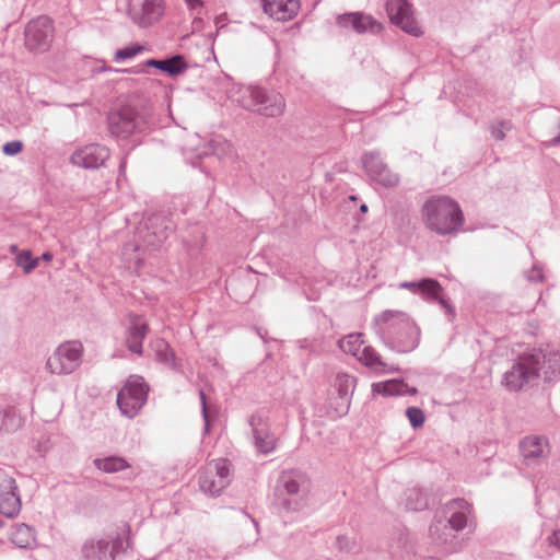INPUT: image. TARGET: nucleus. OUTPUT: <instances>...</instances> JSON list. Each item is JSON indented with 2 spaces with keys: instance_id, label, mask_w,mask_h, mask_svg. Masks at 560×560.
Returning <instances> with one entry per match:
<instances>
[{
  "instance_id": "12",
  "label": "nucleus",
  "mask_w": 560,
  "mask_h": 560,
  "mask_svg": "<svg viewBox=\"0 0 560 560\" xmlns=\"http://www.w3.org/2000/svg\"><path fill=\"white\" fill-rule=\"evenodd\" d=\"M25 47L32 52L48 50L54 37L52 21L45 15L30 21L24 31Z\"/></svg>"
},
{
  "instance_id": "40",
  "label": "nucleus",
  "mask_w": 560,
  "mask_h": 560,
  "mask_svg": "<svg viewBox=\"0 0 560 560\" xmlns=\"http://www.w3.org/2000/svg\"><path fill=\"white\" fill-rule=\"evenodd\" d=\"M350 402L351 400L348 399L346 410L341 412V397H339V395H337L336 397H331L329 400L327 415L329 416V418L334 420L346 416L349 411Z\"/></svg>"
},
{
  "instance_id": "6",
  "label": "nucleus",
  "mask_w": 560,
  "mask_h": 560,
  "mask_svg": "<svg viewBox=\"0 0 560 560\" xmlns=\"http://www.w3.org/2000/svg\"><path fill=\"white\" fill-rule=\"evenodd\" d=\"M151 125L148 110L124 106L108 115V130L116 138L127 139L133 133L145 131Z\"/></svg>"
},
{
  "instance_id": "54",
  "label": "nucleus",
  "mask_w": 560,
  "mask_h": 560,
  "mask_svg": "<svg viewBox=\"0 0 560 560\" xmlns=\"http://www.w3.org/2000/svg\"><path fill=\"white\" fill-rule=\"evenodd\" d=\"M0 525H3V523H0Z\"/></svg>"
},
{
  "instance_id": "50",
  "label": "nucleus",
  "mask_w": 560,
  "mask_h": 560,
  "mask_svg": "<svg viewBox=\"0 0 560 560\" xmlns=\"http://www.w3.org/2000/svg\"><path fill=\"white\" fill-rule=\"evenodd\" d=\"M39 259H43V260H46V261H50L52 259V254L49 253V252H45L43 253L42 257Z\"/></svg>"
},
{
  "instance_id": "11",
  "label": "nucleus",
  "mask_w": 560,
  "mask_h": 560,
  "mask_svg": "<svg viewBox=\"0 0 560 560\" xmlns=\"http://www.w3.org/2000/svg\"><path fill=\"white\" fill-rule=\"evenodd\" d=\"M175 223L165 212L149 215L140 230V237L147 247L158 249L174 233Z\"/></svg>"
},
{
  "instance_id": "19",
  "label": "nucleus",
  "mask_w": 560,
  "mask_h": 560,
  "mask_svg": "<svg viewBox=\"0 0 560 560\" xmlns=\"http://www.w3.org/2000/svg\"><path fill=\"white\" fill-rule=\"evenodd\" d=\"M108 158L109 151L106 147L93 143L75 150L70 161L83 168H98Z\"/></svg>"
},
{
  "instance_id": "24",
  "label": "nucleus",
  "mask_w": 560,
  "mask_h": 560,
  "mask_svg": "<svg viewBox=\"0 0 560 560\" xmlns=\"http://www.w3.org/2000/svg\"><path fill=\"white\" fill-rule=\"evenodd\" d=\"M337 24L340 27L352 28L359 34L369 31L374 33L375 27H378L376 22L370 15L361 12L341 14L337 18Z\"/></svg>"
},
{
  "instance_id": "49",
  "label": "nucleus",
  "mask_w": 560,
  "mask_h": 560,
  "mask_svg": "<svg viewBox=\"0 0 560 560\" xmlns=\"http://www.w3.org/2000/svg\"><path fill=\"white\" fill-rule=\"evenodd\" d=\"M185 1L190 10H197L198 8L203 7V2L201 0H185Z\"/></svg>"
},
{
  "instance_id": "2",
  "label": "nucleus",
  "mask_w": 560,
  "mask_h": 560,
  "mask_svg": "<svg viewBox=\"0 0 560 560\" xmlns=\"http://www.w3.org/2000/svg\"><path fill=\"white\" fill-rule=\"evenodd\" d=\"M230 98L252 113L275 118L284 113L285 101L281 93L259 86H238Z\"/></svg>"
},
{
  "instance_id": "32",
  "label": "nucleus",
  "mask_w": 560,
  "mask_h": 560,
  "mask_svg": "<svg viewBox=\"0 0 560 560\" xmlns=\"http://www.w3.org/2000/svg\"><path fill=\"white\" fill-rule=\"evenodd\" d=\"M357 359L375 372H384L387 368L380 354L370 346H363Z\"/></svg>"
},
{
  "instance_id": "14",
  "label": "nucleus",
  "mask_w": 560,
  "mask_h": 560,
  "mask_svg": "<svg viewBox=\"0 0 560 560\" xmlns=\"http://www.w3.org/2000/svg\"><path fill=\"white\" fill-rule=\"evenodd\" d=\"M128 541L117 535L114 538H91L81 547V560H115L116 552L125 550Z\"/></svg>"
},
{
  "instance_id": "39",
  "label": "nucleus",
  "mask_w": 560,
  "mask_h": 560,
  "mask_svg": "<svg viewBox=\"0 0 560 560\" xmlns=\"http://www.w3.org/2000/svg\"><path fill=\"white\" fill-rule=\"evenodd\" d=\"M145 47L141 44H132L130 46L120 48L115 51L114 59L117 62L125 61L127 59H131L139 55L140 52L144 51Z\"/></svg>"
},
{
  "instance_id": "46",
  "label": "nucleus",
  "mask_w": 560,
  "mask_h": 560,
  "mask_svg": "<svg viewBox=\"0 0 560 560\" xmlns=\"http://www.w3.org/2000/svg\"><path fill=\"white\" fill-rule=\"evenodd\" d=\"M199 396H200L201 406H202V417H203V420H205V431L208 432L209 431V416H208V410H207L206 395H205L203 390L199 392Z\"/></svg>"
},
{
  "instance_id": "25",
  "label": "nucleus",
  "mask_w": 560,
  "mask_h": 560,
  "mask_svg": "<svg viewBox=\"0 0 560 560\" xmlns=\"http://www.w3.org/2000/svg\"><path fill=\"white\" fill-rule=\"evenodd\" d=\"M149 327L139 317H133L126 332V346L136 353L142 354V341L147 337Z\"/></svg>"
},
{
  "instance_id": "43",
  "label": "nucleus",
  "mask_w": 560,
  "mask_h": 560,
  "mask_svg": "<svg viewBox=\"0 0 560 560\" xmlns=\"http://www.w3.org/2000/svg\"><path fill=\"white\" fill-rule=\"evenodd\" d=\"M406 416L408 417L412 428H419L424 423V413L418 407L407 408Z\"/></svg>"
},
{
  "instance_id": "37",
  "label": "nucleus",
  "mask_w": 560,
  "mask_h": 560,
  "mask_svg": "<svg viewBox=\"0 0 560 560\" xmlns=\"http://www.w3.org/2000/svg\"><path fill=\"white\" fill-rule=\"evenodd\" d=\"M231 150V144L225 141V140H221V139H214V140H211V142L209 143V150H202L200 152H198V156H202V155H208V154H214L219 158H221L222 155L226 154L229 151Z\"/></svg>"
},
{
  "instance_id": "20",
  "label": "nucleus",
  "mask_w": 560,
  "mask_h": 560,
  "mask_svg": "<svg viewBox=\"0 0 560 560\" xmlns=\"http://www.w3.org/2000/svg\"><path fill=\"white\" fill-rule=\"evenodd\" d=\"M520 452L526 465L539 464L549 455L548 439L539 435L526 436L520 443Z\"/></svg>"
},
{
  "instance_id": "45",
  "label": "nucleus",
  "mask_w": 560,
  "mask_h": 560,
  "mask_svg": "<svg viewBox=\"0 0 560 560\" xmlns=\"http://www.w3.org/2000/svg\"><path fill=\"white\" fill-rule=\"evenodd\" d=\"M23 149V143L19 140H15V141H9L7 143L3 144L2 147V152L5 154V155H15L18 153H20Z\"/></svg>"
},
{
  "instance_id": "38",
  "label": "nucleus",
  "mask_w": 560,
  "mask_h": 560,
  "mask_svg": "<svg viewBox=\"0 0 560 560\" xmlns=\"http://www.w3.org/2000/svg\"><path fill=\"white\" fill-rule=\"evenodd\" d=\"M39 258H33L30 250H23L16 255L15 262L25 273L32 272L38 266Z\"/></svg>"
},
{
  "instance_id": "16",
  "label": "nucleus",
  "mask_w": 560,
  "mask_h": 560,
  "mask_svg": "<svg viewBox=\"0 0 560 560\" xmlns=\"http://www.w3.org/2000/svg\"><path fill=\"white\" fill-rule=\"evenodd\" d=\"M363 167L366 174L370 176L372 180L382 185L386 188L395 187L399 177L397 174L393 173L386 164H384L383 160L380 158L378 153L370 152L365 153L362 158Z\"/></svg>"
},
{
  "instance_id": "30",
  "label": "nucleus",
  "mask_w": 560,
  "mask_h": 560,
  "mask_svg": "<svg viewBox=\"0 0 560 560\" xmlns=\"http://www.w3.org/2000/svg\"><path fill=\"white\" fill-rule=\"evenodd\" d=\"M93 464L98 470L105 474L119 472L130 467L126 458L114 455L102 458H95L93 460Z\"/></svg>"
},
{
  "instance_id": "17",
  "label": "nucleus",
  "mask_w": 560,
  "mask_h": 560,
  "mask_svg": "<svg viewBox=\"0 0 560 560\" xmlns=\"http://www.w3.org/2000/svg\"><path fill=\"white\" fill-rule=\"evenodd\" d=\"M386 10L393 24L399 26L404 32L420 36V26L411 15L410 4L406 0H388Z\"/></svg>"
},
{
  "instance_id": "13",
  "label": "nucleus",
  "mask_w": 560,
  "mask_h": 560,
  "mask_svg": "<svg viewBox=\"0 0 560 560\" xmlns=\"http://www.w3.org/2000/svg\"><path fill=\"white\" fill-rule=\"evenodd\" d=\"M230 483V464L226 459L210 463L199 475V488L209 495H218Z\"/></svg>"
},
{
  "instance_id": "10",
  "label": "nucleus",
  "mask_w": 560,
  "mask_h": 560,
  "mask_svg": "<svg viewBox=\"0 0 560 560\" xmlns=\"http://www.w3.org/2000/svg\"><path fill=\"white\" fill-rule=\"evenodd\" d=\"M470 505L464 499H454L434 516L429 532L438 534L441 527L452 528L455 533L463 530L468 522Z\"/></svg>"
},
{
  "instance_id": "34",
  "label": "nucleus",
  "mask_w": 560,
  "mask_h": 560,
  "mask_svg": "<svg viewBox=\"0 0 560 560\" xmlns=\"http://www.w3.org/2000/svg\"><path fill=\"white\" fill-rule=\"evenodd\" d=\"M429 506V499L425 492L417 487L406 491V508L410 511H423Z\"/></svg>"
},
{
  "instance_id": "23",
  "label": "nucleus",
  "mask_w": 560,
  "mask_h": 560,
  "mask_svg": "<svg viewBox=\"0 0 560 560\" xmlns=\"http://www.w3.org/2000/svg\"><path fill=\"white\" fill-rule=\"evenodd\" d=\"M539 359V374L546 382H552L560 375V352L557 350H542L532 352Z\"/></svg>"
},
{
  "instance_id": "1",
  "label": "nucleus",
  "mask_w": 560,
  "mask_h": 560,
  "mask_svg": "<svg viewBox=\"0 0 560 560\" xmlns=\"http://www.w3.org/2000/svg\"><path fill=\"white\" fill-rule=\"evenodd\" d=\"M375 329L383 342L392 350L407 353L420 341V329L404 312L384 311L375 318Z\"/></svg>"
},
{
  "instance_id": "18",
  "label": "nucleus",
  "mask_w": 560,
  "mask_h": 560,
  "mask_svg": "<svg viewBox=\"0 0 560 560\" xmlns=\"http://www.w3.org/2000/svg\"><path fill=\"white\" fill-rule=\"evenodd\" d=\"M163 12L164 0H141L129 8L128 14L138 26L148 27L158 22Z\"/></svg>"
},
{
  "instance_id": "7",
  "label": "nucleus",
  "mask_w": 560,
  "mask_h": 560,
  "mask_svg": "<svg viewBox=\"0 0 560 560\" xmlns=\"http://www.w3.org/2000/svg\"><path fill=\"white\" fill-rule=\"evenodd\" d=\"M149 386L141 376H130L117 394V406L121 415L132 419L144 406Z\"/></svg>"
},
{
  "instance_id": "41",
  "label": "nucleus",
  "mask_w": 560,
  "mask_h": 560,
  "mask_svg": "<svg viewBox=\"0 0 560 560\" xmlns=\"http://www.w3.org/2000/svg\"><path fill=\"white\" fill-rule=\"evenodd\" d=\"M513 128L511 120H498L490 126V132L493 139L502 141L505 138V132Z\"/></svg>"
},
{
  "instance_id": "36",
  "label": "nucleus",
  "mask_w": 560,
  "mask_h": 560,
  "mask_svg": "<svg viewBox=\"0 0 560 560\" xmlns=\"http://www.w3.org/2000/svg\"><path fill=\"white\" fill-rule=\"evenodd\" d=\"M23 425L22 418L16 413L13 408H8L3 411L1 431L14 432Z\"/></svg>"
},
{
  "instance_id": "27",
  "label": "nucleus",
  "mask_w": 560,
  "mask_h": 560,
  "mask_svg": "<svg viewBox=\"0 0 560 560\" xmlns=\"http://www.w3.org/2000/svg\"><path fill=\"white\" fill-rule=\"evenodd\" d=\"M145 66L156 68L171 77L178 75L187 69V63L180 55L167 59H149Z\"/></svg>"
},
{
  "instance_id": "44",
  "label": "nucleus",
  "mask_w": 560,
  "mask_h": 560,
  "mask_svg": "<svg viewBox=\"0 0 560 560\" xmlns=\"http://www.w3.org/2000/svg\"><path fill=\"white\" fill-rule=\"evenodd\" d=\"M525 277L530 282H542L545 279L540 265L534 264L532 269L525 272Z\"/></svg>"
},
{
  "instance_id": "53",
  "label": "nucleus",
  "mask_w": 560,
  "mask_h": 560,
  "mask_svg": "<svg viewBox=\"0 0 560 560\" xmlns=\"http://www.w3.org/2000/svg\"><path fill=\"white\" fill-rule=\"evenodd\" d=\"M360 210H361V212H366L368 211V206L366 205H362L360 207Z\"/></svg>"
},
{
  "instance_id": "3",
  "label": "nucleus",
  "mask_w": 560,
  "mask_h": 560,
  "mask_svg": "<svg viewBox=\"0 0 560 560\" xmlns=\"http://www.w3.org/2000/svg\"><path fill=\"white\" fill-rule=\"evenodd\" d=\"M311 480L300 469L282 471L277 480L275 495L278 505L287 512H299L307 505Z\"/></svg>"
},
{
  "instance_id": "48",
  "label": "nucleus",
  "mask_w": 560,
  "mask_h": 560,
  "mask_svg": "<svg viewBox=\"0 0 560 560\" xmlns=\"http://www.w3.org/2000/svg\"><path fill=\"white\" fill-rule=\"evenodd\" d=\"M337 547L341 550L348 548L349 539L346 536H339L336 540Z\"/></svg>"
},
{
  "instance_id": "4",
  "label": "nucleus",
  "mask_w": 560,
  "mask_h": 560,
  "mask_svg": "<svg viewBox=\"0 0 560 560\" xmlns=\"http://www.w3.org/2000/svg\"><path fill=\"white\" fill-rule=\"evenodd\" d=\"M423 217L427 226L440 235L457 232L464 222L458 203L448 197L429 199L423 206Z\"/></svg>"
},
{
  "instance_id": "29",
  "label": "nucleus",
  "mask_w": 560,
  "mask_h": 560,
  "mask_svg": "<svg viewBox=\"0 0 560 560\" xmlns=\"http://www.w3.org/2000/svg\"><path fill=\"white\" fill-rule=\"evenodd\" d=\"M10 539L19 548H28L35 542V534L32 527L20 523L11 527Z\"/></svg>"
},
{
  "instance_id": "52",
  "label": "nucleus",
  "mask_w": 560,
  "mask_h": 560,
  "mask_svg": "<svg viewBox=\"0 0 560 560\" xmlns=\"http://www.w3.org/2000/svg\"><path fill=\"white\" fill-rule=\"evenodd\" d=\"M10 252L18 255L19 254L18 246L16 245H11L10 246Z\"/></svg>"
},
{
  "instance_id": "47",
  "label": "nucleus",
  "mask_w": 560,
  "mask_h": 560,
  "mask_svg": "<svg viewBox=\"0 0 560 560\" xmlns=\"http://www.w3.org/2000/svg\"><path fill=\"white\" fill-rule=\"evenodd\" d=\"M549 541L551 545L560 549V530H555L552 535L549 537Z\"/></svg>"
},
{
  "instance_id": "31",
  "label": "nucleus",
  "mask_w": 560,
  "mask_h": 560,
  "mask_svg": "<svg viewBox=\"0 0 560 560\" xmlns=\"http://www.w3.org/2000/svg\"><path fill=\"white\" fill-rule=\"evenodd\" d=\"M355 380L351 375L348 374H338L335 380V387L337 389V395L341 397V412L346 410V406L348 404V399L351 400V396L353 393Z\"/></svg>"
},
{
  "instance_id": "22",
  "label": "nucleus",
  "mask_w": 560,
  "mask_h": 560,
  "mask_svg": "<svg viewBox=\"0 0 560 560\" xmlns=\"http://www.w3.org/2000/svg\"><path fill=\"white\" fill-rule=\"evenodd\" d=\"M264 11L278 21L293 19L301 7L300 0H262Z\"/></svg>"
},
{
  "instance_id": "26",
  "label": "nucleus",
  "mask_w": 560,
  "mask_h": 560,
  "mask_svg": "<svg viewBox=\"0 0 560 560\" xmlns=\"http://www.w3.org/2000/svg\"><path fill=\"white\" fill-rule=\"evenodd\" d=\"M372 390L374 394L383 396H405L417 394V389L415 387H409L404 381L398 380L374 383L372 385Z\"/></svg>"
},
{
  "instance_id": "9",
  "label": "nucleus",
  "mask_w": 560,
  "mask_h": 560,
  "mask_svg": "<svg viewBox=\"0 0 560 560\" xmlns=\"http://www.w3.org/2000/svg\"><path fill=\"white\" fill-rule=\"evenodd\" d=\"M83 346L80 341H66L59 345L48 358V371L57 375L73 373L82 363Z\"/></svg>"
},
{
  "instance_id": "5",
  "label": "nucleus",
  "mask_w": 560,
  "mask_h": 560,
  "mask_svg": "<svg viewBox=\"0 0 560 560\" xmlns=\"http://www.w3.org/2000/svg\"><path fill=\"white\" fill-rule=\"evenodd\" d=\"M540 378L539 359L537 355L524 353L520 355L512 366L503 374L501 384L509 392H520L526 387L535 386Z\"/></svg>"
},
{
  "instance_id": "21",
  "label": "nucleus",
  "mask_w": 560,
  "mask_h": 560,
  "mask_svg": "<svg viewBox=\"0 0 560 560\" xmlns=\"http://www.w3.org/2000/svg\"><path fill=\"white\" fill-rule=\"evenodd\" d=\"M248 423L253 431L256 450L262 454L271 453L276 448V438L270 432L267 419L257 413L248 419Z\"/></svg>"
},
{
  "instance_id": "15",
  "label": "nucleus",
  "mask_w": 560,
  "mask_h": 560,
  "mask_svg": "<svg viewBox=\"0 0 560 560\" xmlns=\"http://www.w3.org/2000/svg\"><path fill=\"white\" fill-rule=\"evenodd\" d=\"M19 488L13 477L0 474V514L13 518L21 511Z\"/></svg>"
},
{
  "instance_id": "51",
  "label": "nucleus",
  "mask_w": 560,
  "mask_h": 560,
  "mask_svg": "<svg viewBox=\"0 0 560 560\" xmlns=\"http://www.w3.org/2000/svg\"><path fill=\"white\" fill-rule=\"evenodd\" d=\"M551 145L560 144V133L550 140Z\"/></svg>"
},
{
  "instance_id": "42",
  "label": "nucleus",
  "mask_w": 560,
  "mask_h": 560,
  "mask_svg": "<svg viewBox=\"0 0 560 560\" xmlns=\"http://www.w3.org/2000/svg\"><path fill=\"white\" fill-rule=\"evenodd\" d=\"M430 536L436 544L447 545L455 539L456 533L452 528L441 527L438 534L430 532Z\"/></svg>"
},
{
  "instance_id": "33",
  "label": "nucleus",
  "mask_w": 560,
  "mask_h": 560,
  "mask_svg": "<svg viewBox=\"0 0 560 560\" xmlns=\"http://www.w3.org/2000/svg\"><path fill=\"white\" fill-rule=\"evenodd\" d=\"M152 348L155 351L156 358L160 362L165 363L173 370L178 369L175 352L171 349L166 341L163 339H156L152 342Z\"/></svg>"
},
{
  "instance_id": "28",
  "label": "nucleus",
  "mask_w": 560,
  "mask_h": 560,
  "mask_svg": "<svg viewBox=\"0 0 560 560\" xmlns=\"http://www.w3.org/2000/svg\"><path fill=\"white\" fill-rule=\"evenodd\" d=\"M121 258L125 267L137 271L143 261L141 246L137 242H128L122 246Z\"/></svg>"
},
{
  "instance_id": "8",
  "label": "nucleus",
  "mask_w": 560,
  "mask_h": 560,
  "mask_svg": "<svg viewBox=\"0 0 560 560\" xmlns=\"http://www.w3.org/2000/svg\"><path fill=\"white\" fill-rule=\"evenodd\" d=\"M398 288L419 294L428 302L438 303L443 310L447 320H454L456 316L455 307L452 305L451 301L445 298L444 289L438 280L433 278H422L417 281H405L400 282Z\"/></svg>"
},
{
  "instance_id": "35",
  "label": "nucleus",
  "mask_w": 560,
  "mask_h": 560,
  "mask_svg": "<svg viewBox=\"0 0 560 560\" xmlns=\"http://www.w3.org/2000/svg\"><path fill=\"white\" fill-rule=\"evenodd\" d=\"M363 335L360 332L350 334L339 340V348L348 354L359 357L360 351L363 348Z\"/></svg>"
}]
</instances>
